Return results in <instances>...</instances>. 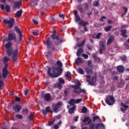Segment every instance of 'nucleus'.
I'll list each match as a JSON object with an SVG mask.
<instances>
[{
    "instance_id": "obj_8",
    "label": "nucleus",
    "mask_w": 129,
    "mask_h": 129,
    "mask_svg": "<svg viewBox=\"0 0 129 129\" xmlns=\"http://www.w3.org/2000/svg\"><path fill=\"white\" fill-rule=\"evenodd\" d=\"M105 101L108 105H113L115 102V99L111 95H108L106 97Z\"/></svg>"
},
{
    "instance_id": "obj_31",
    "label": "nucleus",
    "mask_w": 129,
    "mask_h": 129,
    "mask_svg": "<svg viewBox=\"0 0 129 129\" xmlns=\"http://www.w3.org/2000/svg\"><path fill=\"white\" fill-rule=\"evenodd\" d=\"M5 10L7 13H10L11 12V6L8 4H6Z\"/></svg>"
},
{
    "instance_id": "obj_10",
    "label": "nucleus",
    "mask_w": 129,
    "mask_h": 129,
    "mask_svg": "<svg viewBox=\"0 0 129 129\" xmlns=\"http://www.w3.org/2000/svg\"><path fill=\"white\" fill-rule=\"evenodd\" d=\"M18 53H19V49H18V48H16L14 50V52L11 58V60L12 62H18V60H19V58L18 57Z\"/></svg>"
},
{
    "instance_id": "obj_63",
    "label": "nucleus",
    "mask_w": 129,
    "mask_h": 129,
    "mask_svg": "<svg viewBox=\"0 0 129 129\" xmlns=\"http://www.w3.org/2000/svg\"><path fill=\"white\" fill-rule=\"evenodd\" d=\"M1 9L2 11H4V10L6 9V7H5V5L2 4L1 6Z\"/></svg>"
},
{
    "instance_id": "obj_37",
    "label": "nucleus",
    "mask_w": 129,
    "mask_h": 129,
    "mask_svg": "<svg viewBox=\"0 0 129 129\" xmlns=\"http://www.w3.org/2000/svg\"><path fill=\"white\" fill-rule=\"evenodd\" d=\"M77 71L78 73H79L80 74H82V75L84 74V71H83V70H82V69L80 68L77 69Z\"/></svg>"
},
{
    "instance_id": "obj_7",
    "label": "nucleus",
    "mask_w": 129,
    "mask_h": 129,
    "mask_svg": "<svg viewBox=\"0 0 129 129\" xmlns=\"http://www.w3.org/2000/svg\"><path fill=\"white\" fill-rule=\"evenodd\" d=\"M3 22L5 25H8L10 29H12L14 27V25H15V19L13 18H10V20L7 19H3Z\"/></svg>"
},
{
    "instance_id": "obj_48",
    "label": "nucleus",
    "mask_w": 129,
    "mask_h": 129,
    "mask_svg": "<svg viewBox=\"0 0 129 129\" xmlns=\"http://www.w3.org/2000/svg\"><path fill=\"white\" fill-rule=\"evenodd\" d=\"M15 117H16V118H19V119H22V118H23V115H20L19 114H17L15 115Z\"/></svg>"
},
{
    "instance_id": "obj_55",
    "label": "nucleus",
    "mask_w": 129,
    "mask_h": 129,
    "mask_svg": "<svg viewBox=\"0 0 129 129\" xmlns=\"http://www.w3.org/2000/svg\"><path fill=\"white\" fill-rule=\"evenodd\" d=\"M100 36H101V32H99L98 34H97L96 36V39H99L100 38Z\"/></svg>"
},
{
    "instance_id": "obj_4",
    "label": "nucleus",
    "mask_w": 129,
    "mask_h": 129,
    "mask_svg": "<svg viewBox=\"0 0 129 129\" xmlns=\"http://www.w3.org/2000/svg\"><path fill=\"white\" fill-rule=\"evenodd\" d=\"M6 41H14V42H17V34L15 33L8 34V37L3 40V43H5Z\"/></svg>"
},
{
    "instance_id": "obj_23",
    "label": "nucleus",
    "mask_w": 129,
    "mask_h": 129,
    "mask_svg": "<svg viewBox=\"0 0 129 129\" xmlns=\"http://www.w3.org/2000/svg\"><path fill=\"white\" fill-rule=\"evenodd\" d=\"M13 53L14 50H13V48L8 49V50L6 51V54H7L9 57H11V56H12V55H13Z\"/></svg>"
},
{
    "instance_id": "obj_13",
    "label": "nucleus",
    "mask_w": 129,
    "mask_h": 129,
    "mask_svg": "<svg viewBox=\"0 0 129 129\" xmlns=\"http://www.w3.org/2000/svg\"><path fill=\"white\" fill-rule=\"evenodd\" d=\"M13 110L16 113H18L19 111H21V109H22V106L19 104H16L15 106H12Z\"/></svg>"
},
{
    "instance_id": "obj_44",
    "label": "nucleus",
    "mask_w": 129,
    "mask_h": 129,
    "mask_svg": "<svg viewBox=\"0 0 129 129\" xmlns=\"http://www.w3.org/2000/svg\"><path fill=\"white\" fill-rule=\"evenodd\" d=\"M80 93L81 94V93H83V94H85L86 93V90L85 89H81V88H80Z\"/></svg>"
},
{
    "instance_id": "obj_51",
    "label": "nucleus",
    "mask_w": 129,
    "mask_h": 129,
    "mask_svg": "<svg viewBox=\"0 0 129 129\" xmlns=\"http://www.w3.org/2000/svg\"><path fill=\"white\" fill-rule=\"evenodd\" d=\"M86 71L87 74H91V73H92V70H90L88 68H86Z\"/></svg>"
},
{
    "instance_id": "obj_25",
    "label": "nucleus",
    "mask_w": 129,
    "mask_h": 129,
    "mask_svg": "<svg viewBox=\"0 0 129 129\" xmlns=\"http://www.w3.org/2000/svg\"><path fill=\"white\" fill-rule=\"evenodd\" d=\"M69 104L71 106H75V104L76 103L75 99L72 98L68 102Z\"/></svg>"
},
{
    "instance_id": "obj_45",
    "label": "nucleus",
    "mask_w": 129,
    "mask_h": 129,
    "mask_svg": "<svg viewBox=\"0 0 129 129\" xmlns=\"http://www.w3.org/2000/svg\"><path fill=\"white\" fill-rule=\"evenodd\" d=\"M83 6H84V9L85 10H87L88 9V8H89V5L86 3H85L83 4Z\"/></svg>"
},
{
    "instance_id": "obj_19",
    "label": "nucleus",
    "mask_w": 129,
    "mask_h": 129,
    "mask_svg": "<svg viewBox=\"0 0 129 129\" xmlns=\"http://www.w3.org/2000/svg\"><path fill=\"white\" fill-rule=\"evenodd\" d=\"M121 106H122L123 108H120L121 111L122 112V113H125V111H126V109L128 108L129 106L127 105H125L123 102L121 103Z\"/></svg>"
},
{
    "instance_id": "obj_5",
    "label": "nucleus",
    "mask_w": 129,
    "mask_h": 129,
    "mask_svg": "<svg viewBox=\"0 0 129 129\" xmlns=\"http://www.w3.org/2000/svg\"><path fill=\"white\" fill-rule=\"evenodd\" d=\"M4 64L5 66L2 69V78H3V79H6V78L8 77V75L10 74V72L8 70L9 64H8V63H5Z\"/></svg>"
},
{
    "instance_id": "obj_38",
    "label": "nucleus",
    "mask_w": 129,
    "mask_h": 129,
    "mask_svg": "<svg viewBox=\"0 0 129 129\" xmlns=\"http://www.w3.org/2000/svg\"><path fill=\"white\" fill-rule=\"evenodd\" d=\"M94 126H95V123H91L89 124L88 129H94Z\"/></svg>"
},
{
    "instance_id": "obj_26",
    "label": "nucleus",
    "mask_w": 129,
    "mask_h": 129,
    "mask_svg": "<svg viewBox=\"0 0 129 129\" xmlns=\"http://www.w3.org/2000/svg\"><path fill=\"white\" fill-rule=\"evenodd\" d=\"M83 53V48H79L77 51V57H80L81 54Z\"/></svg>"
},
{
    "instance_id": "obj_40",
    "label": "nucleus",
    "mask_w": 129,
    "mask_h": 129,
    "mask_svg": "<svg viewBox=\"0 0 129 129\" xmlns=\"http://www.w3.org/2000/svg\"><path fill=\"white\" fill-rule=\"evenodd\" d=\"M82 113H86L87 112V108L86 106H83L82 109Z\"/></svg>"
},
{
    "instance_id": "obj_59",
    "label": "nucleus",
    "mask_w": 129,
    "mask_h": 129,
    "mask_svg": "<svg viewBox=\"0 0 129 129\" xmlns=\"http://www.w3.org/2000/svg\"><path fill=\"white\" fill-rule=\"evenodd\" d=\"M54 122H55V120L53 119V120H52V121H51L48 123V126H51V125H52V124H54Z\"/></svg>"
},
{
    "instance_id": "obj_33",
    "label": "nucleus",
    "mask_w": 129,
    "mask_h": 129,
    "mask_svg": "<svg viewBox=\"0 0 129 129\" xmlns=\"http://www.w3.org/2000/svg\"><path fill=\"white\" fill-rule=\"evenodd\" d=\"M9 60H10V58L8 56H5L3 58V63H8V62H9Z\"/></svg>"
},
{
    "instance_id": "obj_20",
    "label": "nucleus",
    "mask_w": 129,
    "mask_h": 129,
    "mask_svg": "<svg viewBox=\"0 0 129 129\" xmlns=\"http://www.w3.org/2000/svg\"><path fill=\"white\" fill-rule=\"evenodd\" d=\"M116 70L119 73H123V72L124 71V67L121 65L118 66L117 67Z\"/></svg>"
},
{
    "instance_id": "obj_43",
    "label": "nucleus",
    "mask_w": 129,
    "mask_h": 129,
    "mask_svg": "<svg viewBox=\"0 0 129 129\" xmlns=\"http://www.w3.org/2000/svg\"><path fill=\"white\" fill-rule=\"evenodd\" d=\"M88 120H89V116H86L83 119L82 121L83 122H87Z\"/></svg>"
},
{
    "instance_id": "obj_62",
    "label": "nucleus",
    "mask_w": 129,
    "mask_h": 129,
    "mask_svg": "<svg viewBox=\"0 0 129 129\" xmlns=\"http://www.w3.org/2000/svg\"><path fill=\"white\" fill-rule=\"evenodd\" d=\"M82 101V99H77L76 101V103H80Z\"/></svg>"
},
{
    "instance_id": "obj_3",
    "label": "nucleus",
    "mask_w": 129,
    "mask_h": 129,
    "mask_svg": "<svg viewBox=\"0 0 129 129\" xmlns=\"http://www.w3.org/2000/svg\"><path fill=\"white\" fill-rule=\"evenodd\" d=\"M74 15L75 17V22L77 23L79 22V25L80 26H82V27H85V26H87L88 24V22H84V21L81 20V18H80V16L78 14V11L77 10H74Z\"/></svg>"
},
{
    "instance_id": "obj_30",
    "label": "nucleus",
    "mask_w": 129,
    "mask_h": 129,
    "mask_svg": "<svg viewBox=\"0 0 129 129\" xmlns=\"http://www.w3.org/2000/svg\"><path fill=\"white\" fill-rule=\"evenodd\" d=\"M75 109H76V106H73L70 109H69L68 111L69 113H70V114H72V113L74 112V110H75Z\"/></svg>"
},
{
    "instance_id": "obj_39",
    "label": "nucleus",
    "mask_w": 129,
    "mask_h": 129,
    "mask_svg": "<svg viewBox=\"0 0 129 129\" xmlns=\"http://www.w3.org/2000/svg\"><path fill=\"white\" fill-rule=\"evenodd\" d=\"M29 112V110H28V109H23L22 110V112L24 114V115H27V114H28V112Z\"/></svg>"
},
{
    "instance_id": "obj_58",
    "label": "nucleus",
    "mask_w": 129,
    "mask_h": 129,
    "mask_svg": "<svg viewBox=\"0 0 129 129\" xmlns=\"http://www.w3.org/2000/svg\"><path fill=\"white\" fill-rule=\"evenodd\" d=\"M15 101H17V102H21V98L19 97H16Z\"/></svg>"
},
{
    "instance_id": "obj_6",
    "label": "nucleus",
    "mask_w": 129,
    "mask_h": 129,
    "mask_svg": "<svg viewBox=\"0 0 129 129\" xmlns=\"http://www.w3.org/2000/svg\"><path fill=\"white\" fill-rule=\"evenodd\" d=\"M76 84L75 85H71L70 86V88L74 89L72 92L73 93H75V94H80V92L77 91V89H79L80 88V86H81V83L78 81V83H75Z\"/></svg>"
},
{
    "instance_id": "obj_12",
    "label": "nucleus",
    "mask_w": 129,
    "mask_h": 129,
    "mask_svg": "<svg viewBox=\"0 0 129 129\" xmlns=\"http://www.w3.org/2000/svg\"><path fill=\"white\" fill-rule=\"evenodd\" d=\"M14 29L16 33H18L19 35V41H22V39H23V34L22 33V32H21V29H20L19 26H15Z\"/></svg>"
},
{
    "instance_id": "obj_61",
    "label": "nucleus",
    "mask_w": 129,
    "mask_h": 129,
    "mask_svg": "<svg viewBox=\"0 0 129 129\" xmlns=\"http://www.w3.org/2000/svg\"><path fill=\"white\" fill-rule=\"evenodd\" d=\"M28 93H29V90L28 89H26L24 91V94H25V96H27L28 95Z\"/></svg>"
},
{
    "instance_id": "obj_27",
    "label": "nucleus",
    "mask_w": 129,
    "mask_h": 129,
    "mask_svg": "<svg viewBox=\"0 0 129 129\" xmlns=\"http://www.w3.org/2000/svg\"><path fill=\"white\" fill-rule=\"evenodd\" d=\"M6 42H8L5 45V48L6 49H11L12 47V42L10 41H6Z\"/></svg>"
},
{
    "instance_id": "obj_35",
    "label": "nucleus",
    "mask_w": 129,
    "mask_h": 129,
    "mask_svg": "<svg viewBox=\"0 0 129 129\" xmlns=\"http://www.w3.org/2000/svg\"><path fill=\"white\" fill-rule=\"evenodd\" d=\"M71 74V73L70 72L68 71L67 72L66 74L64 75L65 77H67V78L69 79L71 78V76L70 75Z\"/></svg>"
},
{
    "instance_id": "obj_1",
    "label": "nucleus",
    "mask_w": 129,
    "mask_h": 129,
    "mask_svg": "<svg viewBox=\"0 0 129 129\" xmlns=\"http://www.w3.org/2000/svg\"><path fill=\"white\" fill-rule=\"evenodd\" d=\"M62 42H63V39L61 38L60 40H57V39H53V38L50 36V37L47 38L46 40V44L47 46V48H48L51 51H56V47L53 46H58L60 44H62Z\"/></svg>"
},
{
    "instance_id": "obj_2",
    "label": "nucleus",
    "mask_w": 129,
    "mask_h": 129,
    "mask_svg": "<svg viewBox=\"0 0 129 129\" xmlns=\"http://www.w3.org/2000/svg\"><path fill=\"white\" fill-rule=\"evenodd\" d=\"M52 69V73H51V70ZM63 72V69L61 67H52V68H48L47 70V74L49 77L51 78H56L59 77Z\"/></svg>"
},
{
    "instance_id": "obj_15",
    "label": "nucleus",
    "mask_w": 129,
    "mask_h": 129,
    "mask_svg": "<svg viewBox=\"0 0 129 129\" xmlns=\"http://www.w3.org/2000/svg\"><path fill=\"white\" fill-rule=\"evenodd\" d=\"M42 97H43L44 100H45V101H47V102H49V101L52 99L51 94L49 93L45 94L44 96H43V95H42Z\"/></svg>"
},
{
    "instance_id": "obj_47",
    "label": "nucleus",
    "mask_w": 129,
    "mask_h": 129,
    "mask_svg": "<svg viewBox=\"0 0 129 129\" xmlns=\"http://www.w3.org/2000/svg\"><path fill=\"white\" fill-rule=\"evenodd\" d=\"M46 57H52L53 56V53H52V52L51 51H48Z\"/></svg>"
},
{
    "instance_id": "obj_21",
    "label": "nucleus",
    "mask_w": 129,
    "mask_h": 129,
    "mask_svg": "<svg viewBox=\"0 0 129 129\" xmlns=\"http://www.w3.org/2000/svg\"><path fill=\"white\" fill-rule=\"evenodd\" d=\"M114 40V36L113 35L110 36L107 40V45H110Z\"/></svg>"
},
{
    "instance_id": "obj_36",
    "label": "nucleus",
    "mask_w": 129,
    "mask_h": 129,
    "mask_svg": "<svg viewBox=\"0 0 129 129\" xmlns=\"http://www.w3.org/2000/svg\"><path fill=\"white\" fill-rule=\"evenodd\" d=\"M58 82L60 84H65V80L63 79V78H59L58 79Z\"/></svg>"
},
{
    "instance_id": "obj_14",
    "label": "nucleus",
    "mask_w": 129,
    "mask_h": 129,
    "mask_svg": "<svg viewBox=\"0 0 129 129\" xmlns=\"http://www.w3.org/2000/svg\"><path fill=\"white\" fill-rule=\"evenodd\" d=\"M87 81L90 85L94 86V85H95V83L96 82V77H92L91 80H87Z\"/></svg>"
},
{
    "instance_id": "obj_29",
    "label": "nucleus",
    "mask_w": 129,
    "mask_h": 129,
    "mask_svg": "<svg viewBox=\"0 0 129 129\" xmlns=\"http://www.w3.org/2000/svg\"><path fill=\"white\" fill-rule=\"evenodd\" d=\"M100 50H105V42L102 41L100 44Z\"/></svg>"
},
{
    "instance_id": "obj_50",
    "label": "nucleus",
    "mask_w": 129,
    "mask_h": 129,
    "mask_svg": "<svg viewBox=\"0 0 129 129\" xmlns=\"http://www.w3.org/2000/svg\"><path fill=\"white\" fill-rule=\"evenodd\" d=\"M93 6L94 7H98V6H99V2L98 1L95 2L93 3Z\"/></svg>"
},
{
    "instance_id": "obj_42",
    "label": "nucleus",
    "mask_w": 129,
    "mask_h": 129,
    "mask_svg": "<svg viewBox=\"0 0 129 129\" xmlns=\"http://www.w3.org/2000/svg\"><path fill=\"white\" fill-rule=\"evenodd\" d=\"M56 65L58 66V67H63V64L60 60H57L56 62Z\"/></svg>"
},
{
    "instance_id": "obj_28",
    "label": "nucleus",
    "mask_w": 129,
    "mask_h": 129,
    "mask_svg": "<svg viewBox=\"0 0 129 129\" xmlns=\"http://www.w3.org/2000/svg\"><path fill=\"white\" fill-rule=\"evenodd\" d=\"M22 14H23V10L22 9L18 11L16 13L17 18H21L22 17Z\"/></svg>"
},
{
    "instance_id": "obj_34",
    "label": "nucleus",
    "mask_w": 129,
    "mask_h": 129,
    "mask_svg": "<svg viewBox=\"0 0 129 129\" xmlns=\"http://www.w3.org/2000/svg\"><path fill=\"white\" fill-rule=\"evenodd\" d=\"M77 9L80 12V14H83L85 12V11H83V8L81 6L78 7Z\"/></svg>"
},
{
    "instance_id": "obj_9",
    "label": "nucleus",
    "mask_w": 129,
    "mask_h": 129,
    "mask_svg": "<svg viewBox=\"0 0 129 129\" xmlns=\"http://www.w3.org/2000/svg\"><path fill=\"white\" fill-rule=\"evenodd\" d=\"M62 103L61 101H59L58 102H57L56 104H52V107L53 109V110L54 111V112H55V113H56L57 112H58L59 111V109H60V107L61 106V105H62Z\"/></svg>"
},
{
    "instance_id": "obj_52",
    "label": "nucleus",
    "mask_w": 129,
    "mask_h": 129,
    "mask_svg": "<svg viewBox=\"0 0 129 129\" xmlns=\"http://www.w3.org/2000/svg\"><path fill=\"white\" fill-rule=\"evenodd\" d=\"M29 118L31 121L34 120V114H30L29 116Z\"/></svg>"
},
{
    "instance_id": "obj_32",
    "label": "nucleus",
    "mask_w": 129,
    "mask_h": 129,
    "mask_svg": "<svg viewBox=\"0 0 129 129\" xmlns=\"http://www.w3.org/2000/svg\"><path fill=\"white\" fill-rule=\"evenodd\" d=\"M112 28V26L111 25L107 26V27H105L104 28V30L105 32H109L110 30H111V28Z\"/></svg>"
},
{
    "instance_id": "obj_18",
    "label": "nucleus",
    "mask_w": 129,
    "mask_h": 129,
    "mask_svg": "<svg viewBox=\"0 0 129 129\" xmlns=\"http://www.w3.org/2000/svg\"><path fill=\"white\" fill-rule=\"evenodd\" d=\"M14 5L13 6V9H20L22 7V2H13Z\"/></svg>"
},
{
    "instance_id": "obj_49",
    "label": "nucleus",
    "mask_w": 129,
    "mask_h": 129,
    "mask_svg": "<svg viewBox=\"0 0 129 129\" xmlns=\"http://www.w3.org/2000/svg\"><path fill=\"white\" fill-rule=\"evenodd\" d=\"M99 116H94L93 118V120H92V122H95V121L97 120V119H99Z\"/></svg>"
},
{
    "instance_id": "obj_64",
    "label": "nucleus",
    "mask_w": 129,
    "mask_h": 129,
    "mask_svg": "<svg viewBox=\"0 0 129 129\" xmlns=\"http://www.w3.org/2000/svg\"><path fill=\"white\" fill-rule=\"evenodd\" d=\"M57 87L58 88V89H61L62 88V84H57Z\"/></svg>"
},
{
    "instance_id": "obj_56",
    "label": "nucleus",
    "mask_w": 129,
    "mask_h": 129,
    "mask_svg": "<svg viewBox=\"0 0 129 129\" xmlns=\"http://www.w3.org/2000/svg\"><path fill=\"white\" fill-rule=\"evenodd\" d=\"M126 28H127V26L126 24L121 25L120 27L121 30H123L122 29H126Z\"/></svg>"
},
{
    "instance_id": "obj_11",
    "label": "nucleus",
    "mask_w": 129,
    "mask_h": 129,
    "mask_svg": "<svg viewBox=\"0 0 129 129\" xmlns=\"http://www.w3.org/2000/svg\"><path fill=\"white\" fill-rule=\"evenodd\" d=\"M57 34V31L56 30H53L52 31V34H51L50 37L53 39V40H58V41L61 40L60 36L56 35Z\"/></svg>"
},
{
    "instance_id": "obj_60",
    "label": "nucleus",
    "mask_w": 129,
    "mask_h": 129,
    "mask_svg": "<svg viewBox=\"0 0 129 129\" xmlns=\"http://www.w3.org/2000/svg\"><path fill=\"white\" fill-rule=\"evenodd\" d=\"M4 85V81L0 80V90L2 89V87Z\"/></svg>"
},
{
    "instance_id": "obj_54",
    "label": "nucleus",
    "mask_w": 129,
    "mask_h": 129,
    "mask_svg": "<svg viewBox=\"0 0 129 129\" xmlns=\"http://www.w3.org/2000/svg\"><path fill=\"white\" fill-rule=\"evenodd\" d=\"M87 48H88L89 50H92V49H93V46L90 44H88Z\"/></svg>"
},
{
    "instance_id": "obj_22",
    "label": "nucleus",
    "mask_w": 129,
    "mask_h": 129,
    "mask_svg": "<svg viewBox=\"0 0 129 129\" xmlns=\"http://www.w3.org/2000/svg\"><path fill=\"white\" fill-rule=\"evenodd\" d=\"M83 62L84 61L82 60V58L81 57H78L75 59V63L77 66L79 65V64H82Z\"/></svg>"
},
{
    "instance_id": "obj_41",
    "label": "nucleus",
    "mask_w": 129,
    "mask_h": 129,
    "mask_svg": "<svg viewBox=\"0 0 129 129\" xmlns=\"http://www.w3.org/2000/svg\"><path fill=\"white\" fill-rule=\"evenodd\" d=\"M100 126H103V124L102 123H97L95 126V127L96 129H98L99 128V127H100Z\"/></svg>"
},
{
    "instance_id": "obj_53",
    "label": "nucleus",
    "mask_w": 129,
    "mask_h": 129,
    "mask_svg": "<svg viewBox=\"0 0 129 129\" xmlns=\"http://www.w3.org/2000/svg\"><path fill=\"white\" fill-rule=\"evenodd\" d=\"M82 57H84V59H88V55L85 53H83Z\"/></svg>"
},
{
    "instance_id": "obj_24",
    "label": "nucleus",
    "mask_w": 129,
    "mask_h": 129,
    "mask_svg": "<svg viewBox=\"0 0 129 129\" xmlns=\"http://www.w3.org/2000/svg\"><path fill=\"white\" fill-rule=\"evenodd\" d=\"M92 57L95 61V62H97V63H100L101 60L98 57L96 56V54H94L92 55Z\"/></svg>"
},
{
    "instance_id": "obj_17",
    "label": "nucleus",
    "mask_w": 129,
    "mask_h": 129,
    "mask_svg": "<svg viewBox=\"0 0 129 129\" xmlns=\"http://www.w3.org/2000/svg\"><path fill=\"white\" fill-rule=\"evenodd\" d=\"M120 35L121 37L124 38H127V30L126 29H120Z\"/></svg>"
},
{
    "instance_id": "obj_16",
    "label": "nucleus",
    "mask_w": 129,
    "mask_h": 129,
    "mask_svg": "<svg viewBox=\"0 0 129 129\" xmlns=\"http://www.w3.org/2000/svg\"><path fill=\"white\" fill-rule=\"evenodd\" d=\"M41 112H42L43 115H47V112H50V113H53V111L50 110V106H48L45 110L44 109H41Z\"/></svg>"
},
{
    "instance_id": "obj_46",
    "label": "nucleus",
    "mask_w": 129,
    "mask_h": 129,
    "mask_svg": "<svg viewBox=\"0 0 129 129\" xmlns=\"http://www.w3.org/2000/svg\"><path fill=\"white\" fill-rule=\"evenodd\" d=\"M85 43V39L81 43H80L78 45V47H79V48H81V47H83L84 46V44Z\"/></svg>"
},
{
    "instance_id": "obj_57",
    "label": "nucleus",
    "mask_w": 129,
    "mask_h": 129,
    "mask_svg": "<svg viewBox=\"0 0 129 129\" xmlns=\"http://www.w3.org/2000/svg\"><path fill=\"white\" fill-rule=\"evenodd\" d=\"M105 19H106V17L105 16H102L99 19V21H100V22H104V20L103 19L105 20Z\"/></svg>"
}]
</instances>
